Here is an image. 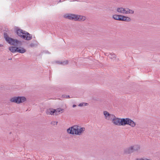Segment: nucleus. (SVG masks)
I'll list each match as a JSON object with an SVG mask.
<instances>
[{"instance_id":"obj_1","label":"nucleus","mask_w":160,"mask_h":160,"mask_svg":"<svg viewBox=\"0 0 160 160\" xmlns=\"http://www.w3.org/2000/svg\"><path fill=\"white\" fill-rule=\"evenodd\" d=\"M84 130L85 128H80L78 126H74L68 129L67 131L69 133L80 135Z\"/></svg>"},{"instance_id":"obj_2","label":"nucleus","mask_w":160,"mask_h":160,"mask_svg":"<svg viewBox=\"0 0 160 160\" xmlns=\"http://www.w3.org/2000/svg\"><path fill=\"white\" fill-rule=\"evenodd\" d=\"M64 17L69 19L78 21H83L86 18L85 17L82 16L69 14H65Z\"/></svg>"},{"instance_id":"obj_3","label":"nucleus","mask_w":160,"mask_h":160,"mask_svg":"<svg viewBox=\"0 0 160 160\" xmlns=\"http://www.w3.org/2000/svg\"><path fill=\"white\" fill-rule=\"evenodd\" d=\"M17 32L19 36L24 39L29 40L32 39V36L30 34L21 29L18 30Z\"/></svg>"},{"instance_id":"obj_4","label":"nucleus","mask_w":160,"mask_h":160,"mask_svg":"<svg viewBox=\"0 0 160 160\" xmlns=\"http://www.w3.org/2000/svg\"><path fill=\"white\" fill-rule=\"evenodd\" d=\"M112 18L115 20L118 21H129L130 20V18L129 17L117 14L113 15Z\"/></svg>"},{"instance_id":"obj_5","label":"nucleus","mask_w":160,"mask_h":160,"mask_svg":"<svg viewBox=\"0 0 160 160\" xmlns=\"http://www.w3.org/2000/svg\"><path fill=\"white\" fill-rule=\"evenodd\" d=\"M26 100L25 97H22L13 98L10 99V101L12 102L19 103L24 102Z\"/></svg>"},{"instance_id":"obj_6","label":"nucleus","mask_w":160,"mask_h":160,"mask_svg":"<svg viewBox=\"0 0 160 160\" xmlns=\"http://www.w3.org/2000/svg\"><path fill=\"white\" fill-rule=\"evenodd\" d=\"M4 36L6 40L9 44L13 45H16L18 43V40H14L10 38L6 34H4Z\"/></svg>"},{"instance_id":"obj_7","label":"nucleus","mask_w":160,"mask_h":160,"mask_svg":"<svg viewBox=\"0 0 160 160\" xmlns=\"http://www.w3.org/2000/svg\"><path fill=\"white\" fill-rule=\"evenodd\" d=\"M117 12L123 14L129 13L130 10L129 8H124L122 7L118 8L117 9Z\"/></svg>"},{"instance_id":"obj_8","label":"nucleus","mask_w":160,"mask_h":160,"mask_svg":"<svg viewBox=\"0 0 160 160\" xmlns=\"http://www.w3.org/2000/svg\"><path fill=\"white\" fill-rule=\"evenodd\" d=\"M103 114L106 119L108 120H111L112 118L114 117V115L110 114L107 111H104Z\"/></svg>"},{"instance_id":"obj_9","label":"nucleus","mask_w":160,"mask_h":160,"mask_svg":"<svg viewBox=\"0 0 160 160\" xmlns=\"http://www.w3.org/2000/svg\"><path fill=\"white\" fill-rule=\"evenodd\" d=\"M113 123L116 125L120 126V121L121 119L117 118L115 117L114 116V117H113L112 118V120Z\"/></svg>"},{"instance_id":"obj_10","label":"nucleus","mask_w":160,"mask_h":160,"mask_svg":"<svg viewBox=\"0 0 160 160\" xmlns=\"http://www.w3.org/2000/svg\"><path fill=\"white\" fill-rule=\"evenodd\" d=\"M129 122V119L128 118L121 119L120 125H124L128 124Z\"/></svg>"},{"instance_id":"obj_11","label":"nucleus","mask_w":160,"mask_h":160,"mask_svg":"<svg viewBox=\"0 0 160 160\" xmlns=\"http://www.w3.org/2000/svg\"><path fill=\"white\" fill-rule=\"evenodd\" d=\"M140 149V146L138 145H135L131 147V153L138 151Z\"/></svg>"},{"instance_id":"obj_12","label":"nucleus","mask_w":160,"mask_h":160,"mask_svg":"<svg viewBox=\"0 0 160 160\" xmlns=\"http://www.w3.org/2000/svg\"><path fill=\"white\" fill-rule=\"evenodd\" d=\"M55 109L52 108H49L46 111V113L48 115H52L55 114Z\"/></svg>"},{"instance_id":"obj_13","label":"nucleus","mask_w":160,"mask_h":160,"mask_svg":"<svg viewBox=\"0 0 160 160\" xmlns=\"http://www.w3.org/2000/svg\"><path fill=\"white\" fill-rule=\"evenodd\" d=\"M55 115H57L62 113L64 111V109H63L58 108L55 109Z\"/></svg>"},{"instance_id":"obj_14","label":"nucleus","mask_w":160,"mask_h":160,"mask_svg":"<svg viewBox=\"0 0 160 160\" xmlns=\"http://www.w3.org/2000/svg\"><path fill=\"white\" fill-rule=\"evenodd\" d=\"M17 48V52L23 53L26 52V50L23 48L19 47Z\"/></svg>"},{"instance_id":"obj_15","label":"nucleus","mask_w":160,"mask_h":160,"mask_svg":"<svg viewBox=\"0 0 160 160\" xmlns=\"http://www.w3.org/2000/svg\"><path fill=\"white\" fill-rule=\"evenodd\" d=\"M9 49L13 53L17 52V47H11L9 48Z\"/></svg>"},{"instance_id":"obj_16","label":"nucleus","mask_w":160,"mask_h":160,"mask_svg":"<svg viewBox=\"0 0 160 160\" xmlns=\"http://www.w3.org/2000/svg\"><path fill=\"white\" fill-rule=\"evenodd\" d=\"M135 123L131 119V126L132 127H134L135 126Z\"/></svg>"},{"instance_id":"obj_17","label":"nucleus","mask_w":160,"mask_h":160,"mask_svg":"<svg viewBox=\"0 0 160 160\" xmlns=\"http://www.w3.org/2000/svg\"><path fill=\"white\" fill-rule=\"evenodd\" d=\"M87 104V103H81L79 105V106H86Z\"/></svg>"},{"instance_id":"obj_18","label":"nucleus","mask_w":160,"mask_h":160,"mask_svg":"<svg viewBox=\"0 0 160 160\" xmlns=\"http://www.w3.org/2000/svg\"><path fill=\"white\" fill-rule=\"evenodd\" d=\"M136 160H150L149 159H148L147 158H141V159H137Z\"/></svg>"},{"instance_id":"obj_19","label":"nucleus","mask_w":160,"mask_h":160,"mask_svg":"<svg viewBox=\"0 0 160 160\" xmlns=\"http://www.w3.org/2000/svg\"><path fill=\"white\" fill-rule=\"evenodd\" d=\"M134 12V11H132V10H131V13H133Z\"/></svg>"},{"instance_id":"obj_20","label":"nucleus","mask_w":160,"mask_h":160,"mask_svg":"<svg viewBox=\"0 0 160 160\" xmlns=\"http://www.w3.org/2000/svg\"><path fill=\"white\" fill-rule=\"evenodd\" d=\"M76 105H73V107H76Z\"/></svg>"},{"instance_id":"obj_21","label":"nucleus","mask_w":160,"mask_h":160,"mask_svg":"<svg viewBox=\"0 0 160 160\" xmlns=\"http://www.w3.org/2000/svg\"><path fill=\"white\" fill-rule=\"evenodd\" d=\"M68 61H66L65 62V64H67V63H68Z\"/></svg>"},{"instance_id":"obj_22","label":"nucleus","mask_w":160,"mask_h":160,"mask_svg":"<svg viewBox=\"0 0 160 160\" xmlns=\"http://www.w3.org/2000/svg\"><path fill=\"white\" fill-rule=\"evenodd\" d=\"M67 98H68V97L69 98V96H67Z\"/></svg>"},{"instance_id":"obj_23","label":"nucleus","mask_w":160,"mask_h":160,"mask_svg":"<svg viewBox=\"0 0 160 160\" xmlns=\"http://www.w3.org/2000/svg\"><path fill=\"white\" fill-rule=\"evenodd\" d=\"M64 62H63L62 64H64Z\"/></svg>"}]
</instances>
